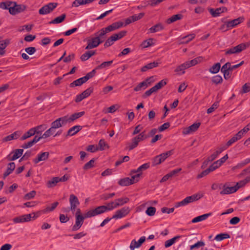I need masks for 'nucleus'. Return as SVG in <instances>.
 Instances as JSON below:
<instances>
[{
  "mask_svg": "<svg viewBox=\"0 0 250 250\" xmlns=\"http://www.w3.org/2000/svg\"><path fill=\"white\" fill-rule=\"evenodd\" d=\"M129 201L127 197L121 198L116 199L114 201H112L107 204L106 206L103 205L97 207L100 213H103L107 211L112 210L113 209L119 207L123 206Z\"/></svg>",
  "mask_w": 250,
  "mask_h": 250,
  "instance_id": "nucleus-1",
  "label": "nucleus"
},
{
  "mask_svg": "<svg viewBox=\"0 0 250 250\" xmlns=\"http://www.w3.org/2000/svg\"><path fill=\"white\" fill-rule=\"evenodd\" d=\"M101 214L98 208L95 209L88 210L87 212L84 214L83 216H76V222L75 225L72 227V231H76L78 230L83 225L85 218H91L96 215Z\"/></svg>",
  "mask_w": 250,
  "mask_h": 250,
  "instance_id": "nucleus-2",
  "label": "nucleus"
},
{
  "mask_svg": "<svg viewBox=\"0 0 250 250\" xmlns=\"http://www.w3.org/2000/svg\"><path fill=\"white\" fill-rule=\"evenodd\" d=\"M203 197L202 195L199 193L194 194L190 196H188L182 201L175 203V207L178 208L181 206H184L188 204L196 201Z\"/></svg>",
  "mask_w": 250,
  "mask_h": 250,
  "instance_id": "nucleus-3",
  "label": "nucleus"
},
{
  "mask_svg": "<svg viewBox=\"0 0 250 250\" xmlns=\"http://www.w3.org/2000/svg\"><path fill=\"white\" fill-rule=\"evenodd\" d=\"M58 4L50 2L42 6L39 11L40 15H45L51 13L57 7Z\"/></svg>",
  "mask_w": 250,
  "mask_h": 250,
  "instance_id": "nucleus-4",
  "label": "nucleus"
},
{
  "mask_svg": "<svg viewBox=\"0 0 250 250\" xmlns=\"http://www.w3.org/2000/svg\"><path fill=\"white\" fill-rule=\"evenodd\" d=\"M87 42V45L85 47V49L86 50L96 48L101 43V42L100 41L99 37H97V36L88 39Z\"/></svg>",
  "mask_w": 250,
  "mask_h": 250,
  "instance_id": "nucleus-5",
  "label": "nucleus"
},
{
  "mask_svg": "<svg viewBox=\"0 0 250 250\" xmlns=\"http://www.w3.org/2000/svg\"><path fill=\"white\" fill-rule=\"evenodd\" d=\"M10 8L9 13L12 15H15L24 11L26 9V6L22 4H18L16 2H15L12 7Z\"/></svg>",
  "mask_w": 250,
  "mask_h": 250,
  "instance_id": "nucleus-6",
  "label": "nucleus"
},
{
  "mask_svg": "<svg viewBox=\"0 0 250 250\" xmlns=\"http://www.w3.org/2000/svg\"><path fill=\"white\" fill-rule=\"evenodd\" d=\"M93 91V87H90L85 90L81 94L77 95L75 102L76 103H79L82 101L83 99L88 97L91 93H92Z\"/></svg>",
  "mask_w": 250,
  "mask_h": 250,
  "instance_id": "nucleus-7",
  "label": "nucleus"
},
{
  "mask_svg": "<svg viewBox=\"0 0 250 250\" xmlns=\"http://www.w3.org/2000/svg\"><path fill=\"white\" fill-rule=\"evenodd\" d=\"M130 212L129 207H125L116 211L115 214L112 216V218L119 219L125 217Z\"/></svg>",
  "mask_w": 250,
  "mask_h": 250,
  "instance_id": "nucleus-8",
  "label": "nucleus"
},
{
  "mask_svg": "<svg viewBox=\"0 0 250 250\" xmlns=\"http://www.w3.org/2000/svg\"><path fill=\"white\" fill-rule=\"evenodd\" d=\"M210 14L213 17H217L220 16V14L226 12L228 11L227 7L223 6L221 7L217 8L215 9L213 8L208 9Z\"/></svg>",
  "mask_w": 250,
  "mask_h": 250,
  "instance_id": "nucleus-9",
  "label": "nucleus"
},
{
  "mask_svg": "<svg viewBox=\"0 0 250 250\" xmlns=\"http://www.w3.org/2000/svg\"><path fill=\"white\" fill-rule=\"evenodd\" d=\"M200 125V123H194L189 127L184 128L183 131V133L187 135L193 133L198 129Z\"/></svg>",
  "mask_w": 250,
  "mask_h": 250,
  "instance_id": "nucleus-10",
  "label": "nucleus"
},
{
  "mask_svg": "<svg viewBox=\"0 0 250 250\" xmlns=\"http://www.w3.org/2000/svg\"><path fill=\"white\" fill-rule=\"evenodd\" d=\"M31 214H24L19 217H15L13 219V222L15 223H23L29 222L31 220Z\"/></svg>",
  "mask_w": 250,
  "mask_h": 250,
  "instance_id": "nucleus-11",
  "label": "nucleus"
},
{
  "mask_svg": "<svg viewBox=\"0 0 250 250\" xmlns=\"http://www.w3.org/2000/svg\"><path fill=\"white\" fill-rule=\"evenodd\" d=\"M145 241L146 237L145 236H142L137 242L135 239H133L131 242L129 248L131 250H134L135 248L140 247Z\"/></svg>",
  "mask_w": 250,
  "mask_h": 250,
  "instance_id": "nucleus-12",
  "label": "nucleus"
},
{
  "mask_svg": "<svg viewBox=\"0 0 250 250\" xmlns=\"http://www.w3.org/2000/svg\"><path fill=\"white\" fill-rule=\"evenodd\" d=\"M69 202L70 204V210H74L77 206L80 204L79 200L76 196L74 194H71L69 197Z\"/></svg>",
  "mask_w": 250,
  "mask_h": 250,
  "instance_id": "nucleus-13",
  "label": "nucleus"
},
{
  "mask_svg": "<svg viewBox=\"0 0 250 250\" xmlns=\"http://www.w3.org/2000/svg\"><path fill=\"white\" fill-rule=\"evenodd\" d=\"M21 133L22 132L21 131H16L12 134L4 137L2 139V141L8 142L12 140H16L21 136Z\"/></svg>",
  "mask_w": 250,
  "mask_h": 250,
  "instance_id": "nucleus-14",
  "label": "nucleus"
},
{
  "mask_svg": "<svg viewBox=\"0 0 250 250\" xmlns=\"http://www.w3.org/2000/svg\"><path fill=\"white\" fill-rule=\"evenodd\" d=\"M223 188V189L220 193L222 195L234 193L238 190V188H236L235 186L229 187L227 186V184L224 185Z\"/></svg>",
  "mask_w": 250,
  "mask_h": 250,
  "instance_id": "nucleus-15",
  "label": "nucleus"
},
{
  "mask_svg": "<svg viewBox=\"0 0 250 250\" xmlns=\"http://www.w3.org/2000/svg\"><path fill=\"white\" fill-rule=\"evenodd\" d=\"M124 23L122 21H118L112 23L111 25L106 27V30L111 32L118 29L124 26Z\"/></svg>",
  "mask_w": 250,
  "mask_h": 250,
  "instance_id": "nucleus-16",
  "label": "nucleus"
},
{
  "mask_svg": "<svg viewBox=\"0 0 250 250\" xmlns=\"http://www.w3.org/2000/svg\"><path fill=\"white\" fill-rule=\"evenodd\" d=\"M49 156L48 152H42L38 154L37 157L33 160V162L35 164H37L40 161H45L48 158Z\"/></svg>",
  "mask_w": 250,
  "mask_h": 250,
  "instance_id": "nucleus-17",
  "label": "nucleus"
},
{
  "mask_svg": "<svg viewBox=\"0 0 250 250\" xmlns=\"http://www.w3.org/2000/svg\"><path fill=\"white\" fill-rule=\"evenodd\" d=\"M23 152V149H17L14 150L12 153H13V155L10 157L9 155L7 156V159L9 161H14L19 158Z\"/></svg>",
  "mask_w": 250,
  "mask_h": 250,
  "instance_id": "nucleus-18",
  "label": "nucleus"
},
{
  "mask_svg": "<svg viewBox=\"0 0 250 250\" xmlns=\"http://www.w3.org/2000/svg\"><path fill=\"white\" fill-rule=\"evenodd\" d=\"M188 68V65H187L186 62L178 65L175 69L174 70V72L177 73L178 75H183L185 73V70Z\"/></svg>",
  "mask_w": 250,
  "mask_h": 250,
  "instance_id": "nucleus-19",
  "label": "nucleus"
},
{
  "mask_svg": "<svg viewBox=\"0 0 250 250\" xmlns=\"http://www.w3.org/2000/svg\"><path fill=\"white\" fill-rule=\"evenodd\" d=\"M126 31L123 30L118 33L112 35L109 38L114 42L119 40L125 36L126 34Z\"/></svg>",
  "mask_w": 250,
  "mask_h": 250,
  "instance_id": "nucleus-20",
  "label": "nucleus"
},
{
  "mask_svg": "<svg viewBox=\"0 0 250 250\" xmlns=\"http://www.w3.org/2000/svg\"><path fill=\"white\" fill-rule=\"evenodd\" d=\"M244 20V17H240L237 19L233 20L230 21H228V27L230 28H232L237 25L240 24Z\"/></svg>",
  "mask_w": 250,
  "mask_h": 250,
  "instance_id": "nucleus-21",
  "label": "nucleus"
},
{
  "mask_svg": "<svg viewBox=\"0 0 250 250\" xmlns=\"http://www.w3.org/2000/svg\"><path fill=\"white\" fill-rule=\"evenodd\" d=\"M82 128V126L81 125H75L68 130L66 136H71L74 135L80 131Z\"/></svg>",
  "mask_w": 250,
  "mask_h": 250,
  "instance_id": "nucleus-22",
  "label": "nucleus"
},
{
  "mask_svg": "<svg viewBox=\"0 0 250 250\" xmlns=\"http://www.w3.org/2000/svg\"><path fill=\"white\" fill-rule=\"evenodd\" d=\"M15 168V164L14 162L9 163L6 168L5 172L3 173V178H5L10 175Z\"/></svg>",
  "mask_w": 250,
  "mask_h": 250,
  "instance_id": "nucleus-23",
  "label": "nucleus"
},
{
  "mask_svg": "<svg viewBox=\"0 0 250 250\" xmlns=\"http://www.w3.org/2000/svg\"><path fill=\"white\" fill-rule=\"evenodd\" d=\"M159 64H160V62H152L149 63L142 67L141 70L142 72H146L147 70L157 67Z\"/></svg>",
  "mask_w": 250,
  "mask_h": 250,
  "instance_id": "nucleus-24",
  "label": "nucleus"
},
{
  "mask_svg": "<svg viewBox=\"0 0 250 250\" xmlns=\"http://www.w3.org/2000/svg\"><path fill=\"white\" fill-rule=\"evenodd\" d=\"M139 142L134 137L131 140V143H128L126 146L125 149L129 151L131 150L136 147L138 145Z\"/></svg>",
  "mask_w": 250,
  "mask_h": 250,
  "instance_id": "nucleus-25",
  "label": "nucleus"
},
{
  "mask_svg": "<svg viewBox=\"0 0 250 250\" xmlns=\"http://www.w3.org/2000/svg\"><path fill=\"white\" fill-rule=\"evenodd\" d=\"M150 165L149 163L144 164L140 166L137 169H133L131 171V174L136 173V172H141L142 171L145 170L149 167Z\"/></svg>",
  "mask_w": 250,
  "mask_h": 250,
  "instance_id": "nucleus-26",
  "label": "nucleus"
},
{
  "mask_svg": "<svg viewBox=\"0 0 250 250\" xmlns=\"http://www.w3.org/2000/svg\"><path fill=\"white\" fill-rule=\"evenodd\" d=\"M203 60L202 57H197L190 61L186 62L187 65H188V68L194 66L196 64H198L199 62H200Z\"/></svg>",
  "mask_w": 250,
  "mask_h": 250,
  "instance_id": "nucleus-27",
  "label": "nucleus"
},
{
  "mask_svg": "<svg viewBox=\"0 0 250 250\" xmlns=\"http://www.w3.org/2000/svg\"><path fill=\"white\" fill-rule=\"evenodd\" d=\"M211 215V213H208L200 215V216H198L193 218L191 222L193 223H195L197 222H199L205 220L208 217L210 216Z\"/></svg>",
  "mask_w": 250,
  "mask_h": 250,
  "instance_id": "nucleus-28",
  "label": "nucleus"
},
{
  "mask_svg": "<svg viewBox=\"0 0 250 250\" xmlns=\"http://www.w3.org/2000/svg\"><path fill=\"white\" fill-rule=\"evenodd\" d=\"M66 18V14H62L60 16L55 18L53 20L49 22V24H58L62 23L64 21Z\"/></svg>",
  "mask_w": 250,
  "mask_h": 250,
  "instance_id": "nucleus-29",
  "label": "nucleus"
},
{
  "mask_svg": "<svg viewBox=\"0 0 250 250\" xmlns=\"http://www.w3.org/2000/svg\"><path fill=\"white\" fill-rule=\"evenodd\" d=\"M182 237L181 235H177L172 238L167 240L165 242V248H168L171 246L176 240H178Z\"/></svg>",
  "mask_w": 250,
  "mask_h": 250,
  "instance_id": "nucleus-30",
  "label": "nucleus"
},
{
  "mask_svg": "<svg viewBox=\"0 0 250 250\" xmlns=\"http://www.w3.org/2000/svg\"><path fill=\"white\" fill-rule=\"evenodd\" d=\"M164 29V27L161 23H158L152 26L149 30L150 33H155L161 31Z\"/></svg>",
  "mask_w": 250,
  "mask_h": 250,
  "instance_id": "nucleus-31",
  "label": "nucleus"
},
{
  "mask_svg": "<svg viewBox=\"0 0 250 250\" xmlns=\"http://www.w3.org/2000/svg\"><path fill=\"white\" fill-rule=\"evenodd\" d=\"M183 17V15L181 14L174 15L170 18L167 19L166 22L167 24H170L177 20H180Z\"/></svg>",
  "mask_w": 250,
  "mask_h": 250,
  "instance_id": "nucleus-32",
  "label": "nucleus"
},
{
  "mask_svg": "<svg viewBox=\"0 0 250 250\" xmlns=\"http://www.w3.org/2000/svg\"><path fill=\"white\" fill-rule=\"evenodd\" d=\"M221 68V64L219 62H217L213 64L209 69V72L212 74L217 73Z\"/></svg>",
  "mask_w": 250,
  "mask_h": 250,
  "instance_id": "nucleus-33",
  "label": "nucleus"
},
{
  "mask_svg": "<svg viewBox=\"0 0 250 250\" xmlns=\"http://www.w3.org/2000/svg\"><path fill=\"white\" fill-rule=\"evenodd\" d=\"M85 82H86L84 79L83 77H82L73 81L72 83H70V86L71 87L77 86H81Z\"/></svg>",
  "mask_w": 250,
  "mask_h": 250,
  "instance_id": "nucleus-34",
  "label": "nucleus"
},
{
  "mask_svg": "<svg viewBox=\"0 0 250 250\" xmlns=\"http://www.w3.org/2000/svg\"><path fill=\"white\" fill-rule=\"evenodd\" d=\"M56 129L51 125V127L43 134V139H45L52 135H54L56 133Z\"/></svg>",
  "mask_w": 250,
  "mask_h": 250,
  "instance_id": "nucleus-35",
  "label": "nucleus"
},
{
  "mask_svg": "<svg viewBox=\"0 0 250 250\" xmlns=\"http://www.w3.org/2000/svg\"><path fill=\"white\" fill-rule=\"evenodd\" d=\"M10 43V39H6L5 40H3L2 41V42H0V48L1 49V50L2 51V52H1V55L2 56L5 54V50L4 49L8 45H9Z\"/></svg>",
  "mask_w": 250,
  "mask_h": 250,
  "instance_id": "nucleus-36",
  "label": "nucleus"
},
{
  "mask_svg": "<svg viewBox=\"0 0 250 250\" xmlns=\"http://www.w3.org/2000/svg\"><path fill=\"white\" fill-rule=\"evenodd\" d=\"M234 47L236 53H238L249 47V44L247 43V42L245 43H242Z\"/></svg>",
  "mask_w": 250,
  "mask_h": 250,
  "instance_id": "nucleus-37",
  "label": "nucleus"
},
{
  "mask_svg": "<svg viewBox=\"0 0 250 250\" xmlns=\"http://www.w3.org/2000/svg\"><path fill=\"white\" fill-rule=\"evenodd\" d=\"M35 131L33 130V129H30L28 131L25 132L20 138L21 141L27 139L30 137L35 135Z\"/></svg>",
  "mask_w": 250,
  "mask_h": 250,
  "instance_id": "nucleus-38",
  "label": "nucleus"
},
{
  "mask_svg": "<svg viewBox=\"0 0 250 250\" xmlns=\"http://www.w3.org/2000/svg\"><path fill=\"white\" fill-rule=\"evenodd\" d=\"M118 184L121 186H127L131 185V182L130 180V178L125 177L123 179H121L119 181Z\"/></svg>",
  "mask_w": 250,
  "mask_h": 250,
  "instance_id": "nucleus-39",
  "label": "nucleus"
},
{
  "mask_svg": "<svg viewBox=\"0 0 250 250\" xmlns=\"http://www.w3.org/2000/svg\"><path fill=\"white\" fill-rule=\"evenodd\" d=\"M59 182L58 177H53L51 180L47 181L46 186L48 188H51L55 187Z\"/></svg>",
  "mask_w": 250,
  "mask_h": 250,
  "instance_id": "nucleus-40",
  "label": "nucleus"
},
{
  "mask_svg": "<svg viewBox=\"0 0 250 250\" xmlns=\"http://www.w3.org/2000/svg\"><path fill=\"white\" fill-rule=\"evenodd\" d=\"M84 111L75 113L72 114L70 117H69V120H70L71 122H72L75 120L79 119V118L82 117L84 114Z\"/></svg>",
  "mask_w": 250,
  "mask_h": 250,
  "instance_id": "nucleus-41",
  "label": "nucleus"
},
{
  "mask_svg": "<svg viewBox=\"0 0 250 250\" xmlns=\"http://www.w3.org/2000/svg\"><path fill=\"white\" fill-rule=\"evenodd\" d=\"M153 44V39L149 38L148 40L143 41L141 43V46L143 48H146L152 45Z\"/></svg>",
  "mask_w": 250,
  "mask_h": 250,
  "instance_id": "nucleus-42",
  "label": "nucleus"
},
{
  "mask_svg": "<svg viewBox=\"0 0 250 250\" xmlns=\"http://www.w3.org/2000/svg\"><path fill=\"white\" fill-rule=\"evenodd\" d=\"M211 82L215 84H221L223 82L222 77L219 75H215L212 77Z\"/></svg>",
  "mask_w": 250,
  "mask_h": 250,
  "instance_id": "nucleus-43",
  "label": "nucleus"
},
{
  "mask_svg": "<svg viewBox=\"0 0 250 250\" xmlns=\"http://www.w3.org/2000/svg\"><path fill=\"white\" fill-rule=\"evenodd\" d=\"M230 236L228 233H220L217 234L214 238V239L217 241H222L225 239L229 238Z\"/></svg>",
  "mask_w": 250,
  "mask_h": 250,
  "instance_id": "nucleus-44",
  "label": "nucleus"
},
{
  "mask_svg": "<svg viewBox=\"0 0 250 250\" xmlns=\"http://www.w3.org/2000/svg\"><path fill=\"white\" fill-rule=\"evenodd\" d=\"M167 83L166 79H163L156 84L154 87L157 90V91L162 88L164 86L166 85Z\"/></svg>",
  "mask_w": 250,
  "mask_h": 250,
  "instance_id": "nucleus-45",
  "label": "nucleus"
},
{
  "mask_svg": "<svg viewBox=\"0 0 250 250\" xmlns=\"http://www.w3.org/2000/svg\"><path fill=\"white\" fill-rule=\"evenodd\" d=\"M147 87V84H146V82H142L138 84L134 88V90L135 91H140L142 88L143 89H146Z\"/></svg>",
  "mask_w": 250,
  "mask_h": 250,
  "instance_id": "nucleus-46",
  "label": "nucleus"
},
{
  "mask_svg": "<svg viewBox=\"0 0 250 250\" xmlns=\"http://www.w3.org/2000/svg\"><path fill=\"white\" fill-rule=\"evenodd\" d=\"M36 194V191L35 190H32L29 193H26L23 197L24 200H29L33 199Z\"/></svg>",
  "mask_w": 250,
  "mask_h": 250,
  "instance_id": "nucleus-47",
  "label": "nucleus"
},
{
  "mask_svg": "<svg viewBox=\"0 0 250 250\" xmlns=\"http://www.w3.org/2000/svg\"><path fill=\"white\" fill-rule=\"evenodd\" d=\"M157 90L153 86L152 88L149 89V90L146 91L142 95V97L144 99L146 98L147 97L150 96L153 93L156 92Z\"/></svg>",
  "mask_w": 250,
  "mask_h": 250,
  "instance_id": "nucleus-48",
  "label": "nucleus"
},
{
  "mask_svg": "<svg viewBox=\"0 0 250 250\" xmlns=\"http://www.w3.org/2000/svg\"><path fill=\"white\" fill-rule=\"evenodd\" d=\"M96 70L97 69H96V68H95V69H93L91 72L87 73L85 76L83 77L85 82H87L89 79L93 78L95 76L96 73Z\"/></svg>",
  "mask_w": 250,
  "mask_h": 250,
  "instance_id": "nucleus-49",
  "label": "nucleus"
},
{
  "mask_svg": "<svg viewBox=\"0 0 250 250\" xmlns=\"http://www.w3.org/2000/svg\"><path fill=\"white\" fill-rule=\"evenodd\" d=\"M172 154V150H169V151H167L165 153H162L159 155V157L161 158V160L163 162L167 157H168Z\"/></svg>",
  "mask_w": 250,
  "mask_h": 250,
  "instance_id": "nucleus-50",
  "label": "nucleus"
},
{
  "mask_svg": "<svg viewBox=\"0 0 250 250\" xmlns=\"http://www.w3.org/2000/svg\"><path fill=\"white\" fill-rule=\"evenodd\" d=\"M113 63V61H110L107 62H104L102 63L100 65L97 66L96 68L97 69H102L106 67H108L111 65Z\"/></svg>",
  "mask_w": 250,
  "mask_h": 250,
  "instance_id": "nucleus-51",
  "label": "nucleus"
},
{
  "mask_svg": "<svg viewBox=\"0 0 250 250\" xmlns=\"http://www.w3.org/2000/svg\"><path fill=\"white\" fill-rule=\"evenodd\" d=\"M95 162V159H92L90 160L88 162L86 163L83 166V169L84 170L89 169L94 167V163Z\"/></svg>",
  "mask_w": 250,
  "mask_h": 250,
  "instance_id": "nucleus-52",
  "label": "nucleus"
},
{
  "mask_svg": "<svg viewBox=\"0 0 250 250\" xmlns=\"http://www.w3.org/2000/svg\"><path fill=\"white\" fill-rule=\"evenodd\" d=\"M58 205L59 202H55L51 204V207L48 206L44 209V211H46V212L52 211L56 208Z\"/></svg>",
  "mask_w": 250,
  "mask_h": 250,
  "instance_id": "nucleus-53",
  "label": "nucleus"
},
{
  "mask_svg": "<svg viewBox=\"0 0 250 250\" xmlns=\"http://www.w3.org/2000/svg\"><path fill=\"white\" fill-rule=\"evenodd\" d=\"M106 27L102 28L99 32L96 33L95 35L97 37H99L100 38H103V36H104L106 33H108L109 31L106 30Z\"/></svg>",
  "mask_w": 250,
  "mask_h": 250,
  "instance_id": "nucleus-54",
  "label": "nucleus"
},
{
  "mask_svg": "<svg viewBox=\"0 0 250 250\" xmlns=\"http://www.w3.org/2000/svg\"><path fill=\"white\" fill-rule=\"evenodd\" d=\"M58 119L62 126L66 125L67 123H71V121L69 120V117H68L67 116H65L59 118Z\"/></svg>",
  "mask_w": 250,
  "mask_h": 250,
  "instance_id": "nucleus-55",
  "label": "nucleus"
},
{
  "mask_svg": "<svg viewBox=\"0 0 250 250\" xmlns=\"http://www.w3.org/2000/svg\"><path fill=\"white\" fill-rule=\"evenodd\" d=\"M156 212V208L153 207H148L146 211V214L150 216H153Z\"/></svg>",
  "mask_w": 250,
  "mask_h": 250,
  "instance_id": "nucleus-56",
  "label": "nucleus"
},
{
  "mask_svg": "<svg viewBox=\"0 0 250 250\" xmlns=\"http://www.w3.org/2000/svg\"><path fill=\"white\" fill-rule=\"evenodd\" d=\"M205 245V243L203 241H198L194 245H192L190 246V250H192L194 249H198L201 247L204 246Z\"/></svg>",
  "mask_w": 250,
  "mask_h": 250,
  "instance_id": "nucleus-57",
  "label": "nucleus"
},
{
  "mask_svg": "<svg viewBox=\"0 0 250 250\" xmlns=\"http://www.w3.org/2000/svg\"><path fill=\"white\" fill-rule=\"evenodd\" d=\"M115 193H104L101 195V199L104 200H107L115 196Z\"/></svg>",
  "mask_w": 250,
  "mask_h": 250,
  "instance_id": "nucleus-58",
  "label": "nucleus"
},
{
  "mask_svg": "<svg viewBox=\"0 0 250 250\" xmlns=\"http://www.w3.org/2000/svg\"><path fill=\"white\" fill-rule=\"evenodd\" d=\"M137 140L139 142L141 141H143L148 138V136L146 135L145 131H143L140 133L138 136L135 137Z\"/></svg>",
  "mask_w": 250,
  "mask_h": 250,
  "instance_id": "nucleus-59",
  "label": "nucleus"
},
{
  "mask_svg": "<svg viewBox=\"0 0 250 250\" xmlns=\"http://www.w3.org/2000/svg\"><path fill=\"white\" fill-rule=\"evenodd\" d=\"M162 162L159 155H157L153 159L152 164L153 166H155L161 164Z\"/></svg>",
  "mask_w": 250,
  "mask_h": 250,
  "instance_id": "nucleus-60",
  "label": "nucleus"
},
{
  "mask_svg": "<svg viewBox=\"0 0 250 250\" xmlns=\"http://www.w3.org/2000/svg\"><path fill=\"white\" fill-rule=\"evenodd\" d=\"M219 106V102H215L208 109L207 113L208 114H210L214 111L215 109H217Z\"/></svg>",
  "mask_w": 250,
  "mask_h": 250,
  "instance_id": "nucleus-61",
  "label": "nucleus"
},
{
  "mask_svg": "<svg viewBox=\"0 0 250 250\" xmlns=\"http://www.w3.org/2000/svg\"><path fill=\"white\" fill-rule=\"evenodd\" d=\"M98 146L99 147V149L100 150H104L105 149L106 146H107V144L105 142L103 139H101L98 143Z\"/></svg>",
  "mask_w": 250,
  "mask_h": 250,
  "instance_id": "nucleus-62",
  "label": "nucleus"
},
{
  "mask_svg": "<svg viewBox=\"0 0 250 250\" xmlns=\"http://www.w3.org/2000/svg\"><path fill=\"white\" fill-rule=\"evenodd\" d=\"M250 91V83H246L242 86V88L240 92L241 93H246Z\"/></svg>",
  "mask_w": 250,
  "mask_h": 250,
  "instance_id": "nucleus-63",
  "label": "nucleus"
},
{
  "mask_svg": "<svg viewBox=\"0 0 250 250\" xmlns=\"http://www.w3.org/2000/svg\"><path fill=\"white\" fill-rule=\"evenodd\" d=\"M144 13H140L138 15H134L131 16V18H132V21L134 22L142 19L144 16Z\"/></svg>",
  "mask_w": 250,
  "mask_h": 250,
  "instance_id": "nucleus-64",
  "label": "nucleus"
}]
</instances>
